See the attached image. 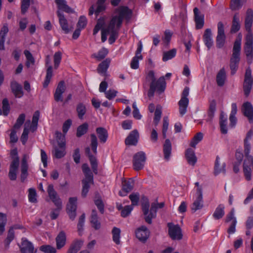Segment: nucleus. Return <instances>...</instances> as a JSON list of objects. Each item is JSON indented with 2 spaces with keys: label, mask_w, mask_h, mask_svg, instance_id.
Returning <instances> with one entry per match:
<instances>
[{
  "label": "nucleus",
  "mask_w": 253,
  "mask_h": 253,
  "mask_svg": "<svg viewBox=\"0 0 253 253\" xmlns=\"http://www.w3.org/2000/svg\"><path fill=\"white\" fill-rule=\"evenodd\" d=\"M147 83L150 84V88L147 93L149 98L154 96L155 91L160 94L164 92L166 89V83L165 77L162 76L157 80L155 78V72L152 70L149 71L146 74L145 80L143 84L144 88H146Z\"/></svg>",
  "instance_id": "f257e3e1"
},
{
  "label": "nucleus",
  "mask_w": 253,
  "mask_h": 253,
  "mask_svg": "<svg viewBox=\"0 0 253 253\" xmlns=\"http://www.w3.org/2000/svg\"><path fill=\"white\" fill-rule=\"evenodd\" d=\"M132 11L127 6H121L117 8L114 11L113 15L110 21V23L117 26L120 28L124 19L128 21L131 18Z\"/></svg>",
  "instance_id": "f03ea898"
},
{
  "label": "nucleus",
  "mask_w": 253,
  "mask_h": 253,
  "mask_svg": "<svg viewBox=\"0 0 253 253\" xmlns=\"http://www.w3.org/2000/svg\"><path fill=\"white\" fill-rule=\"evenodd\" d=\"M82 170L85 175V178L82 181L83 187L82 190V196L85 198L90 187V185L93 184V175L87 164H84L82 166Z\"/></svg>",
  "instance_id": "7ed1b4c3"
},
{
  "label": "nucleus",
  "mask_w": 253,
  "mask_h": 253,
  "mask_svg": "<svg viewBox=\"0 0 253 253\" xmlns=\"http://www.w3.org/2000/svg\"><path fill=\"white\" fill-rule=\"evenodd\" d=\"M241 49V39L235 41L233 48V53L230 59V68L231 70V75H234L238 68V65L240 60V51Z\"/></svg>",
  "instance_id": "20e7f679"
},
{
  "label": "nucleus",
  "mask_w": 253,
  "mask_h": 253,
  "mask_svg": "<svg viewBox=\"0 0 253 253\" xmlns=\"http://www.w3.org/2000/svg\"><path fill=\"white\" fill-rule=\"evenodd\" d=\"M142 210L143 214L145 215V221L151 224L152 219L156 216L157 214V204L153 203L151 204L150 211H149L150 205L149 201L147 199L143 200L141 204Z\"/></svg>",
  "instance_id": "39448f33"
},
{
  "label": "nucleus",
  "mask_w": 253,
  "mask_h": 253,
  "mask_svg": "<svg viewBox=\"0 0 253 253\" xmlns=\"http://www.w3.org/2000/svg\"><path fill=\"white\" fill-rule=\"evenodd\" d=\"M244 50L247 61L249 64H251L253 59V37L252 33H248L246 36Z\"/></svg>",
  "instance_id": "423d86ee"
},
{
  "label": "nucleus",
  "mask_w": 253,
  "mask_h": 253,
  "mask_svg": "<svg viewBox=\"0 0 253 253\" xmlns=\"http://www.w3.org/2000/svg\"><path fill=\"white\" fill-rule=\"evenodd\" d=\"M146 157L145 153L140 151L136 153L133 157V166L136 170L142 169L144 167Z\"/></svg>",
  "instance_id": "0eeeda50"
},
{
  "label": "nucleus",
  "mask_w": 253,
  "mask_h": 253,
  "mask_svg": "<svg viewBox=\"0 0 253 253\" xmlns=\"http://www.w3.org/2000/svg\"><path fill=\"white\" fill-rule=\"evenodd\" d=\"M47 192L50 199L52 201L55 206L58 208V209H62V203L61 200L56 191L54 189L53 185L50 184L48 186Z\"/></svg>",
  "instance_id": "6e6552de"
},
{
  "label": "nucleus",
  "mask_w": 253,
  "mask_h": 253,
  "mask_svg": "<svg viewBox=\"0 0 253 253\" xmlns=\"http://www.w3.org/2000/svg\"><path fill=\"white\" fill-rule=\"evenodd\" d=\"M225 38L224 25L221 22H219L217 24V35L216 38L217 47L220 48L223 46Z\"/></svg>",
  "instance_id": "1a4fd4ad"
},
{
  "label": "nucleus",
  "mask_w": 253,
  "mask_h": 253,
  "mask_svg": "<svg viewBox=\"0 0 253 253\" xmlns=\"http://www.w3.org/2000/svg\"><path fill=\"white\" fill-rule=\"evenodd\" d=\"M77 202V198L76 197L70 198L69 203L66 207L67 212L70 218L72 220H74L76 216Z\"/></svg>",
  "instance_id": "9d476101"
},
{
  "label": "nucleus",
  "mask_w": 253,
  "mask_h": 253,
  "mask_svg": "<svg viewBox=\"0 0 253 253\" xmlns=\"http://www.w3.org/2000/svg\"><path fill=\"white\" fill-rule=\"evenodd\" d=\"M169 234L173 240H181L182 238V234L180 227L176 225H173L172 223H168Z\"/></svg>",
  "instance_id": "9b49d317"
},
{
  "label": "nucleus",
  "mask_w": 253,
  "mask_h": 253,
  "mask_svg": "<svg viewBox=\"0 0 253 253\" xmlns=\"http://www.w3.org/2000/svg\"><path fill=\"white\" fill-rule=\"evenodd\" d=\"M19 165V158H14L10 164L8 177L11 180H15L17 178V171Z\"/></svg>",
  "instance_id": "f8f14e48"
},
{
  "label": "nucleus",
  "mask_w": 253,
  "mask_h": 253,
  "mask_svg": "<svg viewBox=\"0 0 253 253\" xmlns=\"http://www.w3.org/2000/svg\"><path fill=\"white\" fill-rule=\"evenodd\" d=\"M136 238L142 242H145L149 237L150 232L145 226H142L135 231Z\"/></svg>",
  "instance_id": "ddd939ff"
},
{
  "label": "nucleus",
  "mask_w": 253,
  "mask_h": 253,
  "mask_svg": "<svg viewBox=\"0 0 253 253\" xmlns=\"http://www.w3.org/2000/svg\"><path fill=\"white\" fill-rule=\"evenodd\" d=\"M57 16L62 30L65 34L69 33L73 29V27L69 26L67 20L65 17L64 14L59 11H57Z\"/></svg>",
  "instance_id": "4468645a"
},
{
  "label": "nucleus",
  "mask_w": 253,
  "mask_h": 253,
  "mask_svg": "<svg viewBox=\"0 0 253 253\" xmlns=\"http://www.w3.org/2000/svg\"><path fill=\"white\" fill-rule=\"evenodd\" d=\"M120 28H118L117 26L109 23L108 25V30L109 34H110V36L109 38V42L110 44L113 43L119 36V31Z\"/></svg>",
  "instance_id": "2eb2a0df"
},
{
  "label": "nucleus",
  "mask_w": 253,
  "mask_h": 253,
  "mask_svg": "<svg viewBox=\"0 0 253 253\" xmlns=\"http://www.w3.org/2000/svg\"><path fill=\"white\" fill-rule=\"evenodd\" d=\"M242 111L244 115L247 117L250 123L253 122V106L251 103L246 102L243 105Z\"/></svg>",
  "instance_id": "dca6fc26"
},
{
  "label": "nucleus",
  "mask_w": 253,
  "mask_h": 253,
  "mask_svg": "<svg viewBox=\"0 0 253 253\" xmlns=\"http://www.w3.org/2000/svg\"><path fill=\"white\" fill-rule=\"evenodd\" d=\"M66 90V87L64 81H60L55 90L54 94V98L56 102L62 101V94Z\"/></svg>",
  "instance_id": "f3484780"
},
{
  "label": "nucleus",
  "mask_w": 253,
  "mask_h": 253,
  "mask_svg": "<svg viewBox=\"0 0 253 253\" xmlns=\"http://www.w3.org/2000/svg\"><path fill=\"white\" fill-rule=\"evenodd\" d=\"M203 200V194L199 192V194H196V198L191 205V209L192 211L194 212L197 210L203 208L204 206Z\"/></svg>",
  "instance_id": "a211bd4d"
},
{
  "label": "nucleus",
  "mask_w": 253,
  "mask_h": 253,
  "mask_svg": "<svg viewBox=\"0 0 253 253\" xmlns=\"http://www.w3.org/2000/svg\"><path fill=\"white\" fill-rule=\"evenodd\" d=\"M10 88L12 92L14 94L15 97L21 98L23 96L24 93L22 87L16 81H12L11 82Z\"/></svg>",
  "instance_id": "6ab92c4d"
},
{
  "label": "nucleus",
  "mask_w": 253,
  "mask_h": 253,
  "mask_svg": "<svg viewBox=\"0 0 253 253\" xmlns=\"http://www.w3.org/2000/svg\"><path fill=\"white\" fill-rule=\"evenodd\" d=\"M106 0H98L96 3L97 7L94 10V5H92L89 9V15H91L94 13L97 16L99 14L105 9L104 3Z\"/></svg>",
  "instance_id": "aec40b11"
},
{
  "label": "nucleus",
  "mask_w": 253,
  "mask_h": 253,
  "mask_svg": "<svg viewBox=\"0 0 253 253\" xmlns=\"http://www.w3.org/2000/svg\"><path fill=\"white\" fill-rule=\"evenodd\" d=\"M139 133L137 130L134 129L130 132L125 140V143L127 145H136L138 142Z\"/></svg>",
  "instance_id": "412c9836"
},
{
  "label": "nucleus",
  "mask_w": 253,
  "mask_h": 253,
  "mask_svg": "<svg viewBox=\"0 0 253 253\" xmlns=\"http://www.w3.org/2000/svg\"><path fill=\"white\" fill-rule=\"evenodd\" d=\"M193 12L196 23V28L197 29H200L203 28L204 24V16L200 14L197 7L194 8Z\"/></svg>",
  "instance_id": "4be33fe9"
},
{
  "label": "nucleus",
  "mask_w": 253,
  "mask_h": 253,
  "mask_svg": "<svg viewBox=\"0 0 253 253\" xmlns=\"http://www.w3.org/2000/svg\"><path fill=\"white\" fill-rule=\"evenodd\" d=\"M34 246L26 238L22 239L21 251L22 253H34Z\"/></svg>",
  "instance_id": "5701e85b"
},
{
  "label": "nucleus",
  "mask_w": 253,
  "mask_h": 253,
  "mask_svg": "<svg viewBox=\"0 0 253 253\" xmlns=\"http://www.w3.org/2000/svg\"><path fill=\"white\" fill-rule=\"evenodd\" d=\"M111 60L109 58H107L101 62L97 67V70L99 74L107 77L108 75L107 74V71L109 67Z\"/></svg>",
  "instance_id": "b1692460"
},
{
  "label": "nucleus",
  "mask_w": 253,
  "mask_h": 253,
  "mask_svg": "<svg viewBox=\"0 0 253 253\" xmlns=\"http://www.w3.org/2000/svg\"><path fill=\"white\" fill-rule=\"evenodd\" d=\"M56 248L60 250L66 243V235L64 231H61L57 235L55 239Z\"/></svg>",
  "instance_id": "393cba45"
},
{
  "label": "nucleus",
  "mask_w": 253,
  "mask_h": 253,
  "mask_svg": "<svg viewBox=\"0 0 253 253\" xmlns=\"http://www.w3.org/2000/svg\"><path fill=\"white\" fill-rule=\"evenodd\" d=\"M226 164L225 163L221 164L220 162V158L218 156L216 157L214 167V174L215 175L219 174L220 173H225Z\"/></svg>",
  "instance_id": "a878e982"
},
{
  "label": "nucleus",
  "mask_w": 253,
  "mask_h": 253,
  "mask_svg": "<svg viewBox=\"0 0 253 253\" xmlns=\"http://www.w3.org/2000/svg\"><path fill=\"white\" fill-rule=\"evenodd\" d=\"M253 21V11L251 9H248L246 12L245 21V26L248 33H251V27Z\"/></svg>",
  "instance_id": "bb28decb"
},
{
  "label": "nucleus",
  "mask_w": 253,
  "mask_h": 253,
  "mask_svg": "<svg viewBox=\"0 0 253 253\" xmlns=\"http://www.w3.org/2000/svg\"><path fill=\"white\" fill-rule=\"evenodd\" d=\"M85 154L87 155L90 164L91 166V168L93 172L95 174L97 173V162L96 159V157L91 155L90 153V149L89 147H86L85 149Z\"/></svg>",
  "instance_id": "cd10ccee"
},
{
  "label": "nucleus",
  "mask_w": 253,
  "mask_h": 253,
  "mask_svg": "<svg viewBox=\"0 0 253 253\" xmlns=\"http://www.w3.org/2000/svg\"><path fill=\"white\" fill-rule=\"evenodd\" d=\"M123 187L122 190L123 191L119 192V195L121 196H125L128 193L130 192L133 187V182L132 180L126 181L124 180L122 183Z\"/></svg>",
  "instance_id": "c85d7f7f"
},
{
  "label": "nucleus",
  "mask_w": 253,
  "mask_h": 253,
  "mask_svg": "<svg viewBox=\"0 0 253 253\" xmlns=\"http://www.w3.org/2000/svg\"><path fill=\"white\" fill-rule=\"evenodd\" d=\"M204 42L209 49L213 45L211 31L210 29H207L203 36Z\"/></svg>",
  "instance_id": "c756f323"
},
{
  "label": "nucleus",
  "mask_w": 253,
  "mask_h": 253,
  "mask_svg": "<svg viewBox=\"0 0 253 253\" xmlns=\"http://www.w3.org/2000/svg\"><path fill=\"white\" fill-rule=\"evenodd\" d=\"M96 132L100 142L102 143H105L108 137V133L106 129L102 127H99L96 128Z\"/></svg>",
  "instance_id": "7c9ffc66"
},
{
  "label": "nucleus",
  "mask_w": 253,
  "mask_h": 253,
  "mask_svg": "<svg viewBox=\"0 0 253 253\" xmlns=\"http://www.w3.org/2000/svg\"><path fill=\"white\" fill-rule=\"evenodd\" d=\"M185 157L189 165L192 166H195L197 162V159L193 150L191 148L187 149L185 152Z\"/></svg>",
  "instance_id": "2f4dec72"
},
{
  "label": "nucleus",
  "mask_w": 253,
  "mask_h": 253,
  "mask_svg": "<svg viewBox=\"0 0 253 253\" xmlns=\"http://www.w3.org/2000/svg\"><path fill=\"white\" fill-rule=\"evenodd\" d=\"M8 32V28L7 24L3 25L0 31V50H3L5 49L4 42L5 36Z\"/></svg>",
  "instance_id": "473e14b6"
},
{
  "label": "nucleus",
  "mask_w": 253,
  "mask_h": 253,
  "mask_svg": "<svg viewBox=\"0 0 253 253\" xmlns=\"http://www.w3.org/2000/svg\"><path fill=\"white\" fill-rule=\"evenodd\" d=\"M163 152L165 159L169 161L171 153V144L169 139H167L164 144Z\"/></svg>",
  "instance_id": "72a5a7b5"
},
{
  "label": "nucleus",
  "mask_w": 253,
  "mask_h": 253,
  "mask_svg": "<svg viewBox=\"0 0 253 253\" xmlns=\"http://www.w3.org/2000/svg\"><path fill=\"white\" fill-rule=\"evenodd\" d=\"M58 148H54V156L57 159L63 157L65 154V143H59Z\"/></svg>",
  "instance_id": "f704fd0d"
},
{
  "label": "nucleus",
  "mask_w": 253,
  "mask_h": 253,
  "mask_svg": "<svg viewBox=\"0 0 253 253\" xmlns=\"http://www.w3.org/2000/svg\"><path fill=\"white\" fill-rule=\"evenodd\" d=\"M58 9L62 10L67 13H73L74 10L67 4L65 0H55Z\"/></svg>",
  "instance_id": "c9c22d12"
},
{
  "label": "nucleus",
  "mask_w": 253,
  "mask_h": 253,
  "mask_svg": "<svg viewBox=\"0 0 253 253\" xmlns=\"http://www.w3.org/2000/svg\"><path fill=\"white\" fill-rule=\"evenodd\" d=\"M189 104L188 98H181L178 102L179 111L181 116H183L187 112V108Z\"/></svg>",
  "instance_id": "e433bc0d"
},
{
  "label": "nucleus",
  "mask_w": 253,
  "mask_h": 253,
  "mask_svg": "<svg viewBox=\"0 0 253 253\" xmlns=\"http://www.w3.org/2000/svg\"><path fill=\"white\" fill-rule=\"evenodd\" d=\"M225 207L223 204H219L215 209L212 216L215 219H219L223 217L225 214Z\"/></svg>",
  "instance_id": "4c0bfd02"
},
{
  "label": "nucleus",
  "mask_w": 253,
  "mask_h": 253,
  "mask_svg": "<svg viewBox=\"0 0 253 253\" xmlns=\"http://www.w3.org/2000/svg\"><path fill=\"white\" fill-rule=\"evenodd\" d=\"M83 242L81 240H77L74 241L70 246L67 253H77L80 250Z\"/></svg>",
  "instance_id": "58836bf2"
},
{
  "label": "nucleus",
  "mask_w": 253,
  "mask_h": 253,
  "mask_svg": "<svg viewBox=\"0 0 253 253\" xmlns=\"http://www.w3.org/2000/svg\"><path fill=\"white\" fill-rule=\"evenodd\" d=\"M249 161H244L243 163V172L247 180L250 181L252 179V173L253 172L252 168L248 166Z\"/></svg>",
  "instance_id": "ea45409f"
},
{
  "label": "nucleus",
  "mask_w": 253,
  "mask_h": 253,
  "mask_svg": "<svg viewBox=\"0 0 253 253\" xmlns=\"http://www.w3.org/2000/svg\"><path fill=\"white\" fill-rule=\"evenodd\" d=\"M226 80V73L224 68L220 70L216 76V82L218 86H222L224 85Z\"/></svg>",
  "instance_id": "a19ab883"
},
{
  "label": "nucleus",
  "mask_w": 253,
  "mask_h": 253,
  "mask_svg": "<svg viewBox=\"0 0 253 253\" xmlns=\"http://www.w3.org/2000/svg\"><path fill=\"white\" fill-rule=\"evenodd\" d=\"M216 110V102L214 100H212L210 103L209 109L208 112V117L206 119V121L211 122L212 120L214 113Z\"/></svg>",
  "instance_id": "79ce46f5"
},
{
  "label": "nucleus",
  "mask_w": 253,
  "mask_h": 253,
  "mask_svg": "<svg viewBox=\"0 0 253 253\" xmlns=\"http://www.w3.org/2000/svg\"><path fill=\"white\" fill-rule=\"evenodd\" d=\"M253 84V80L252 78L244 79L243 88L245 94L248 96L252 89Z\"/></svg>",
  "instance_id": "37998d69"
},
{
  "label": "nucleus",
  "mask_w": 253,
  "mask_h": 253,
  "mask_svg": "<svg viewBox=\"0 0 253 253\" xmlns=\"http://www.w3.org/2000/svg\"><path fill=\"white\" fill-rule=\"evenodd\" d=\"M240 29V20L237 14L234 15L233 17L232 25L231 29V33H236Z\"/></svg>",
  "instance_id": "c03bdc74"
},
{
  "label": "nucleus",
  "mask_w": 253,
  "mask_h": 253,
  "mask_svg": "<svg viewBox=\"0 0 253 253\" xmlns=\"http://www.w3.org/2000/svg\"><path fill=\"white\" fill-rule=\"evenodd\" d=\"M108 50L105 47L102 48L97 53H94L92 55V57L96 58L97 60L100 61L104 59L108 54Z\"/></svg>",
  "instance_id": "a18cd8bd"
},
{
  "label": "nucleus",
  "mask_w": 253,
  "mask_h": 253,
  "mask_svg": "<svg viewBox=\"0 0 253 253\" xmlns=\"http://www.w3.org/2000/svg\"><path fill=\"white\" fill-rule=\"evenodd\" d=\"M113 240L117 245L120 244L121 230L120 228L114 227L112 230Z\"/></svg>",
  "instance_id": "49530a36"
},
{
  "label": "nucleus",
  "mask_w": 253,
  "mask_h": 253,
  "mask_svg": "<svg viewBox=\"0 0 253 253\" xmlns=\"http://www.w3.org/2000/svg\"><path fill=\"white\" fill-rule=\"evenodd\" d=\"M90 146L93 152L96 155L97 154V148L98 146V141L96 135L94 133L90 134Z\"/></svg>",
  "instance_id": "de8ad7c7"
},
{
  "label": "nucleus",
  "mask_w": 253,
  "mask_h": 253,
  "mask_svg": "<svg viewBox=\"0 0 253 253\" xmlns=\"http://www.w3.org/2000/svg\"><path fill=\"white\" fill-rule=\"evenodd\" d=\"M76 111L77 112L79 118L80 119H83L84 116L86 112L85 105L82 103H79L77 105Z\"/></svg>",
  "instance_id": "09e8293b"
},
{
  "label": "nucleus",
  "mask_w": 253,
  "mask_h": 253,
  "mask_svg": "<svg viewBox=\"0 0 253 253\" xmlns=\"http://www.w3.org/2000/svg\"><path fill=\"white\" fill-rule=\"evenodd\" d=\"M88 126L86 123L79 126L77 129L76 135L78 137H80L85 134L88 130Z\"/></svg>",
  "instance_id": "8fccbe9b"
},
{
  "label": "nucleus",
  "mask_w": 253,
  "mask_h": 253,
  "mask_svg": "<svg viewBox=\"0 0 253 253\" xmlns=\"http://www.w3.org/2000/svg\"><path fill=\"white\" fill-rule=\"evenodd\" d=\"M246 0H231L230 8L232 10H238L241 8Z\"/></svg>",
  "instance_id": "3c124183"
},
{
  "label": "nucleus",
  "mask_w": 253,
  "mask_h": 253,
  "mask_svg": "<svg viewBox=\"0 0 253 253\" xmlns=\"http://www.w3.org/2000/svg\"><path fill=\"white\" fill-rule=\"evenodd\" d=\"M52 76V66H49L46 70V75L45 77V80L43 83V87L45 88L46 87L50 81V80Z\"/></svg>",
  "instance_id": "603ef678"
},
{
  "label": "nucleus",
  "mask_w": 253,
  "mask_h": 253,
  "mask_svg": "<svg viewBox=\"0 0 253 253\" xmlns=\"http://www.w3.org/2000/svg\"><path fill=\"white\" fill-rule=\"evenodd\" d=\"M176 53V50L175 48H173L167 52H164L163 53V60L164 61H167L175 57Z\"/></svg>",
  "instance_id": "864d4df0"
},
{
  "label": "nucleus",
  "mask_w": 253,
  "mask_h": 253,
  "mask_svg": "<svg viewBox=\"0 0 253 253\" xmlns=\"http://www.w3.org/2000/svg\"><path fill=\"white\" fill-rule=\"evenodd\" d=\"M34 0H21V10L22 14H24L28 9L30 3H33Z\"/></svg>",
  "instance_id": "5fc2aeb1"
},
{
  "label": "nucleus",
  "mask_w": 253,
  "mask_h": 253,
  "mask_svg": "<svg viewBox=\"0 0 253 253\" xmlns=\"http://www.w3.org/2000/svg\"><path fill=\"white\" fill-rule=\"evenodd\" d=\"M162 115V107L160 105H158L156 107L155 112V116L154 118V123L155 126H157L161 118Z\"/></svg>",
  "instance_id": "6e6d98bb"
},
{
  "label": "nucleus",
  "mask_w": 253,
  "mask_h": 253,
  "mask_svg": "<svg viewBox=\"0 0 253 253\" xmlns=\"http://www.w3.org/2000/svg\"><path fill=\"white\" fill-rule=\"evenodd\" d=\"M203 138V134L202 132L197 133L192 138L190 142V146L192 147H195L196 145L202 140Z\"/></svg>",
  "instance_id": "4d7b16f0"
},
{
  "label": "nucleus",
  "mask_w": 253,
  "mask_h": 253,
  "mask_svg": "<svg viewBox=\"0 0 253 253\" xmlns=\"http://www.w3.org/2000/svg\"><path fill=\"white\" fill-rule=\"evenodd\" d=\"M2 114L4 116H7L10 111V106L8 100L7 98H4L2 101Z\"/></svg>",
  "instance_id": "13d9d810"
},
{
  "label": "nucleus",
  "mask_w": 253,
  "mask_h": 253,
  "mask_svg": "<svg viewBox=\"0 0 253 253\" xmlns=\"http://www.w3.org/2000/svg\"><path fill=\"white\" fill-rule=\"evenodd\" d=\"M129 198L131 202L132 207L137 206L139 201V194L138 193H133L129 195Z\"/></svg>",
  "instance_id": "bf43d9fd"
},
{
  "label": "nucleus",
  "mask_w": 253,
  "mask_h": 253,
  "mask_svg": "<svg viewBox=\"0 0 253 253\" xmlns=\"http://www.w3.org/2000/svg\"><path fill=\"white\" fill-rule=\"evenodd\" d=\"M6 223V215L0 212V235H1L5 230V225Z\"/></svg>",
  "instance_id": "052dcab7"
},
{
  "label": "nucleus",
  "mask_w": 253,
  "mask_h": 253,
  "mask_svg": "<svg viewBox=\"0 0 253 253\" xmlns=\"http://www.w3.org/2000/svg\"><path fill=\"white\" fill-rule=\"evenodd\" d=\"M24 53L27 59L26 65L27 67H29L31 64L34 63V58L29 51L26 50L24 51Z\"/></svg>",
  "instance_id": "680f3d73"
},
{
  "label": "nucleus",
  "mask_w": 253,
  "mask_h": 253,
  "mask_svg": "<svg viewBox=\"0 0 253 253\" xmlns=\"http://www.w3.org/2000/svg\"><path fill=\"white\" fill-rule=\"evenodd\" d=\"M37 193L35 189L30 188L29 189L28 198L30 202L35 203H37Z\"/></svg>",
  "instance_id": "e2e57ef3"
},
{
  "label": "nucleus",
  "mask_w": 253,
  "mask_h": 253,
  "mask_svg": "<svg viewBox=\"0 0 253 253\" xmlns=\"http://www.w3.org/2000/svg\"><path fill=\"white\" fill-rule=\"evenodd\" d=\"M25 120V115L24 114H20L16 120V122L14 126L15 129L19 128L24 123Z\"/></svg>",
  "instance_id": "0e129e2a"
},
{
  "label": "nucleus",
  "mask_w": 253,
  "mask_h": 253,
  "mask_svg": "<svg viewBox=\"0 0 253 253\" xmlns=\"http://www.w3.org/2000/svg\"><path fill=\"white\" fill-rule=\"evenodd\" d=\"M85 214L83 213L79 218L78 224V230L80 235H81L83 231V226L85 221Z\"/></svg>",
  "instance_id": "69168bd1"
},
{
  "label": "nucleus",
  "mask_w": 253,
  "mask_h": 253,
  "mask_svg": "<svg viewBox=\"0 0 253 253\" xmlns=\"http://www.w3.org/2000/svg\"><path fill=\"white\" fill-rule=\"evenodd\" d=\"M40 250L45 253H56V250L55 248L49 245H43L40 247Z\"/></svg>",
  "instance_id": "338daca9"
},
{
  "label": "nucleus",
  "mask_w": 253,
  "mask_h": 253,
  "mask_svg": "<svg viewBox=\"0 0 253 253\" xmlns=\"http://www.w3.org/2000/svg\"><path fill=\"white\" fill-rule=\"evenodd\" d=\"M54 68L57 69L61 60V52L58 51L55 53L54 56Z\"/></svg>",
  "instance_id": "774afa93"
}]
</instances>
